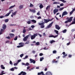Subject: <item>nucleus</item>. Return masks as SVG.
I'll return each instance as SVG.
<instances>
[{
    "mask_svg": "<svg viewBox=\"0 0 75 75\" xmlns=\"http://www.w3.org/2000/svg\"><path fill=\"white\" fill-rule=\"evenodd\" d=\"M54 18H52L50 20V19H44V22H43V21H42V23H39V25H40V27L41 28H44L45 26L44 25V24L45 23H47L49 21H51L52 20H54Z\"/></svg>",
    "mask_w": 75,
    "mask_h": 75,
    "instance_id": "1",
    "label": "nucleus"
},
{
    "mask_svg": "<svg viewBox=\"0 0 75 75\" xmlns=\"http://www.w3.org/2000/svg\"><path fill=\"white\" fill-rule=\"evenodd\" d=\"M27 73L25 72L22 71L21 73L18 74V75H26Z\"/></svg>",
    "mask_w": 75,
    "mask_h": 75,
    "instance_id": "2",
    "label": "nucleus"
},
{
    "mask_svg": "<svg viewBox=\"0 0 75 75\" xmlns=\"http://www.w3.org/2000/svg\"><path fill=\"white\" fill-rule=\"evenodd\" d=\"M30 37V35H28L25 37L23 39V41H26L27 40V39L28 38V37Z\"/></svg>",
    "mask_w": 75,
    "mask_h": 75,
    "instance_id": "3",
    "label": "nucleus"
},
{
    "mask_svg": "<svg viewBox=\"0 0 75 75\" xmlns=\"http://www.w3.org/2000/svg\"><path fill=\"white\" fill-rule=\"evenodd\" d=\"M53 23H54V22H52L49 25L47 26V28H50V27H51L52 25L53 24Z\"/></svg>",
    "mask_w": 75,
    "mask_h": 75,
    "instance_id": "4",
    "label": "nucleus"
},
{
    "mask_svg": "<svg viewBox=\"0 0 75 75\" xmlns=\"http://www.w3.org/2000/svg\"><path fill=\"white\" fill-rule=\"evenodd\" d=\"M30 63H33V64H35V61L34 60H33L31 59H30Z\"/></svg>",
    "mask_w": 75,
    "mask_h": 75,
    "instance_id": "5",
    "label": "nucleus"
},
{
    "mask_svg": "<svg viewBox=\"0 0 75 75\" xmlns=\"http://www.w3.org/2000/svg\"><path fill=\"white\" fill-rule=\"evenodd\" d=\"M58 11V9H55L53 10V13L54 14H55Z\"/></svg>",
    "mask_w": 75,
    "mask_h": 75,
    "instance_id": "6",
    "label": "nucleus"
},
{
    "mask_svg": "<svg viewBox=\"0 0 75 75\" xmlns=\"http://www.w3.org/2000/svg\"><path fill=\"white\" fill-rule=\"evenodd\" d=\"M58 36V35H56L55 36H54V35H51L49 36V37L51 38V37H53V38H56V37H57Z\"/></svg>",
    "mask_w": 75,
    "mask_h": 75,
    "instance_id": "7",
    "label": "nucleus"
},
{
    "mask_svg": "<svg viewBox=\"0 0 75 75\" xmlns=\"http://www.w3.org/2000/svg\"><path fill=\"white\" fill-rule=\"evenodd\" d=\"M55 28L56 29H57V30H60V29L61 28L59 26V25H55Z\"/></svg>",
    "mask_w": 75,
    "mask_h": 75,
    "instance_id": "8",
    "label": "nucleus"
},
{
    "mask_svg": "<svg viewBox=\"0 0 75 75\" xmlns=\"http://www.w3.org/2000/svg\"><path fill=\"white\" fill-rule=\"evenodd\" d=\"M30 11V12H31L32 13H35V12H36V11L35 9H29Z\"/></svg>",
    "mask_w": 75,
    "mask_h": 75,
    "instance_id": "9",
    "label": "nucleus"
},
{
    "mask_svg": "<svg viewBox=\"0 0 75 75\" xmlns=\"http://www.w3.org/2000/svg\"><path fill=\"white\" fill-rule=\"evenodd\" d=\"M62 14V16H65V15H67V14H68V12L66 11H65Z\"/></svg>",
    "mask_w": 75,
    "mask_h": 75,
    "instance_id": "10",
    "label": "nucleus"
},
{
    "mask_svg": "<svg viewBox=\"0 0 75 75\" xmlns=\"http://www.w3.org/2000/svg\"><path fill=\"white\" fill-rule=\"evenodd\" d=\"M45 74L46 75H52V73L50 72L47 71L46 73Z\"/></svg>",
    "mask_w": 75,
    "mask_h": 75,
    "instance_id": "11",
    "label": "nucleus"
},
{
    "mask_svg": "<svg viewBox=\"0 0 75 75\" xmlns=\"http://www.w3.org/2000/svg\"><path fill=\"white\" fill-rule=\"evenodd\" d=\"M72 18H73V17H71L68 20L69 21V22H71V21L72 20Z\"/></svg>",
    "mask_w": 75,
    "mask_h": 75,
    "instance_id": "12",
    "label": "nucleus"
},
{
    "mask_svg": "<svg viewBox=\"0 0 75 75\" xmlns=\"http://www.w3.org/2000/svg\"><path fill=\"white\" fill-rule=\"evenodd\" d=\"M19 45H20V46H22V47H23V46H24V43H20L19 44Z\"/></svg>",
    "mask_w": 75,
    "mask_h": 75,
    "instance_id": "13",
    "label": "nucleus"
},
{
    "mask_svg": "<svg viewBox=\"0 0 75 75\" xmlns=\"http://www.w3.org/2000/svg\"><path fill=\"white\" fill-rule=\"evenodd\" d=\"M9 35H10L11 38H13V37H14V34H9Z\"/></svg>",
    "mask_w": 75,
    "mask_h": 75,
    "instance_id": "14",
    "label": "nucleus"
},
{
    "mask_svg": "<svg viewBox=\"0 0 75 75\" xmlns=\"http://www.w3.org/2000/svg\"><path fill=\"white\" fill-rule=\"evenodd\" d=\"M73 21H73L72 22V23L71 24H70V25H71V24H75V17L74 18Z\"/></svg>",
    "mask_w": 75,
    "mask_h": 75,
    "instance_id": "15",
    "label": "nucleus"
},
{
    "mask_svg": "<svg viewBox=\"0 0 75 75\" xmlns=\"http://www.w3.org/2000/svg\"><path fill=\"white\" fill-rule=\"evenodd\" d=\"M11 13V12H9L8 13L6 14L5 16V17H7L10 15V14Z\"/></svg>",
    "mask_w": 75,
    "mask_h": 75,
    "instance_id": "16",
    "label": "nucleus"
},
{
    "mask_svg": "<svg viewBox=\"0 0 75 75\" xmlns=\"http://www.w3.org/2000/svg\"><path fill=\"white\" fill-rule=\"evenodd\" d=\"M43 73H44V72L43 71H42L41 72L38 73V75H42V74H43Z\"/></svg>",
    "mask_w": 75,
    "mask_h": 75,
    "instance_id": "17",
    "label": "nucleus"
},
{
    "mask_svg": "<svg viewBox=\"0 0 75 75\" xmlns=\"http://www.w3.org/2000/svg\"><path fill=\"white\" fill-rule=\"evenodd\" d=\"M6 25L5 24H3V29L4 30H5L6 28Z\"/></svg>",
    "mask_w": 75,
    "mask_h": 75,
    "instance_id": "18",
    "label": "nucleus"
},
{
    "mask_svg": "<svg viewBox=\"0 0 75 75\" xmlns=\"http://www.w3.org/2000/svg\"><path fill=\"white\" fill-rule=\"evenodd\" d=\"M19 9L21 10V9H22L23 8V5H21L19 6Z\"/></svg>",
    "mask_w": 75,
    "mask_h": 75,
    "instance_id": "19",
    "label": "nucleus"
},
{
    "mask_svg": "<svg viewBox=\"0 0 75 75\" xmlns=\"http://www.w3.org/2000/svg\"><path fill=\"white\" fill-rule=\"evenodd\" d=\"M30 21H32V23H37V21H36L34 19Z\"/></svg>",
    "mask_w": 75,
    "mask_h": 75,
    "instance_id": "20",
    "label": "nucleus"
},
{
    "mask_svg": "<svg viewBox=\"0 0 75 75\" xmlns=\"http://www.w3.org/2000/svg\"><path fill=\"white\" fill-rule=\"evenodd\" d=\"M1 68L2 69H5V67H4L3 65H1Z\"/></svg>",
    "mask_w": 75,
    "mask_h": 75,
    "instance_id": "21",
    "label": "nucleus"
},
{
    "mask_svg": "<svg viewBox=\"0 0 75 75\" xmlns=\"http://www.w3.org/2000/svg\"><path fill=\"white\" fill-rule=\"evenodd\" d=\"M17 13V11H16L12 13V14L13 15V16H16V14Z\"/></svg>",
    "mask_w": 75,
    "mask_h": 75,
    "instance_id": "22",
    "label": "nucleus"
},
{
    "mask_svg": "<svg viewBox=\"0 0 75 75\" xmlns=\"http://www.w3.org/2000/svg\"><path fill=\"white\" fill-rule=\"evenodd\" d=\"M9 20L8 19H5L4 20V21H5V23H7V22Z\"/></svg>",
    "mask_w": 75,
    "mask_h": 75,
    "instance_id": "23",
    "label": "nucleus"
},
{
    "mask_svg": "<svg viewBox=\"0 0 75 75\" xmlns=\"http://www.w3.org/2000/svg\"><path fill=\"white\" fill-rule=\"evenodd\" d=\"M15 6H16V5H15L13 6H11L10 7V8H9V9H11V8H13L14 7H15Z\"/></svg>",
    "mask_w": 75,
    "mask_h": 75,
    "instance_id": "24",
    "label": "nucleus"
},
{
    "mask_svg": "<svg viewBox=\"0 0 75 75\" xmlns=\"http://www.w3.org/2000/svg\"><path fill=\"white\" fill-rule=\"evenodd\" d=\"M40 45V42H36V43H35V45Z\"/></svg>",
    "mask_w": 75,
    "mask_h": 75,
    "instance_id": "25",
    "label": "nucleus"
},
{
    "mask_svg": "<svg viewBox=\"0 0 75 75\" xmlns=\"http://www.w3.org/2000/svg\"><path fill=\"white\" fill-rule=\"evenodd\" d=\"M4 74H6V73H4V71H1V74H0V75H3Z\"/></svg>",
    "mask_w": 75,
    "mask_h": 75,
    "instance_id": "26",
    "label": "nucleus"
},
{
    "mask_svg": "<svg viewBox=\"0 0 75 75\" xmlns=\"http://www.w3.org/2000/svg\"><path fill=\"white\" fill-rule=\"evenodd\" d=\"M50 7H51V6L49 5L46 8V10H48V8H50Z\"/></svg>",
    "mask_w": 75,
    "mask_h": 75,
    "instance_id": "27",
    "label": "nucleus"
},
{
    "mask_svg": "<svg viewBox=\"0 0 75 75\" xmlns=\"http://www.w3.org/2000/svg\"><path fill=\"white\" fill-rule=\"evenodd\" d=\"M39 7H40V8H42L43 7V5L42 4H41L40 6Z\"/></svg>",
    "mask_w": 75,
    "mask_h": 75,
    "instance_id": "28",
    "label": "nucleus"
},
{
    "mask_svg": "<svg viewBox=\"0 0 75 75\" xmlns=\"http://www.w3.org/2000/svg\"><path fill=\"white\" fill-rule=\"evenodd\" d=\"M31 40H33V39H34V38H35L34 36H33V35H32L31 36Z\"/></svg>",
    "mask_w": 75,
    "mask_h": 75,
    "instance_id": "29",
    "label": "nucleus"
},
{
    "mask_svg": "<svg viewBox=\"0 0 75 75\" xmlns=\"http://www.w3.org/2000/svg\"><path fill=\"white\" fill-rule=\"evenodd\" d=\"M54 31L57 34H58V31L56 30H54Z\"/></svg>",
    "mask_w": 75,
    "mask_h": 75,
    "instance_id": "30",
    "label": "nucleus"
},
{
    "mask_svg": "<svg viewBox=\"0 0 75 75\" xmlns=\"http://www.w3.org/2000/svg\"><path fill=\"white\" fill-rule=\"evenodd\" d=\"M33 35L35 37H35H37L38 36V34L37 33H36V34H34Z\"/></svg>",
    "mask_w": 75,
    "mask_h": 75,
    "instance_id": "31",
    "label": "nucleus"
},
{
    "mask_svg": "<svg viewBox=\"0 0 75 75\" xmlns=\"http://www.w3.org/2000/svg\"><path fill=\"white\" fill-rule=\"evenodd\" d=\"M55 42V40H52L50 41V43L51 44H52V43H54V42Z\"/></svg>",
    "mask_w": 75,
    "mask_h": 75,
    "instance_id": "32",
    "label": "nucleus"
},
{
    "mask_svg": "<svg viewBox=\"0 0 75 75\" xmlns=\"http://www.w3.org/2000/svg\"><path fill=\"white\" fill-rule=\"evenodd\" d=\"M44 59V57H42L40 58V61H42V60Z\"/></svg>",
    "mask_w": 75,
    "mask_h": 75,
    "instance_id": "33",
    "label": "nucleus"
},
{
    "mask_svg": "<svg viewBox=\"0 0 75 75\" xmlns=\"http://www.w3.org/2000/svg\"><path fill=\"white\" fill-rule=\"evenodd\" d=\"M59 0L63 2V3H66V2H67V1H65L64 0Z\"/></svg>",
    "mask_w": 75,
    "mask_h": 75,
    "instance_id": "34",
    "label": "nucleus"
},
{
    "mask_svg": "<svg viewBox=\"0 0 75 75\" xmlns=\"http://www.w3.org/2000/svg\"><path fill=\"white\" fill-rule=\"evenodd\" d=\"M64 7H62V8H60L59 9V11H61V10H62L64 9Z\"/></svg>",
    "mask_w": 75,
    "mask_h": 75,
    "instance_id": "35",
    "label": "nucleus"
},
{
    "mask_svg": "<svg viewBox=\"0 0 75 75\" xmlns=\"http://www.w3.org/2000/svg\"><path fill=\"white\" fill-rule=\"evenodd\" d=\"M66 32H67V30L66 29H65L62 31V33H65Z\"/></svg>",
    "mask_w": 75,
    "mask_h": 75,
    "instance_id": "36",
    "label": "nucleus"
},
{
    "mask_svg": "<svg viewBox=\"0 0 75 75\" xmlns=\"http://www.w3.org/2000/svg\"><path fill=\"white\" fill-rule=\"evenodd\" d=\"M68 55V54H66L65 55H64L63 56V58H65Z\"/></svg>",
    "mask_w": 75,
    "mask_h": 75,
    "instance_id": "37",
    "label": "nucleus"
},
{
    "mask_svg": "<svg viewBox=\"0 0 75 75\" xmlns=\"http://www.w3.org/2000/svg\"><path fill=\"white\" fill-rule=\"evenodd\" d=\"M59 4V3L57 2H54L53 3V4Z\"/></svg>",
    "mask_w": 75,
    "mask_h": 75,
    "instance_id": "38",
    "label": "nucleus"
},
{
    "mask_svg": "<svg viewBox=\"0 0 75 75\" xmlns=\"http://www.w3.org/2000/svg\"><path fill=\"white\" fill-rule=\"evenodd\" d=\"M17 25L16 24H11L10 25V26H15Z\"/></svg>",
    "mask_w": 75,
    "mask_h": 75,
    "instance_id": "39",
    "label": "nucleus"
},
{
    "mask_svg": "<svg viewBox=\"0 0 75 75\" xmlns=\"http://www.w3.org/2000/svg\"><path fill=\"white\" fill-rule=\"evenodd\" d=\"M31 21H28L27 23V24H31Z\"/></svg>",
    "mask_w": 75,
    "mask_h": 75,
    "instance_id": "40",
    "label": "nucleus"
},
{
    "mask_svg": "<svg viewBox=\"0 0 75 75\" xmlns=\"http://www.w3.org/2000/svg\"><path fill=\"white\" fill-rule=\"evenodd\" d=\"M33 5L30 3V7H33Z\"/></svg>",
    "mask_w": 75,
    "mask_h": 75,
    "instance_id": "41",
    "label": "nucleus"
},
{
    "mask_svg": "<svg viewBox=\"0 0 75 75\" xmlns=\"http://www.w3.org/2000/svg\"><path fill=\"white\" fill-rule=\"evenodd\" d=\"M25 65L26 66H28L30 65V64L28 62H27L26 64H25Z\"/></svg>",
    "mask_w": 75,
    "mask_h": 75,
    "instance_id": "42",
    "label": "nucleus"
},
{
    "mask_svg": "<svg viewBox=\"0 0 75 75\" xmlns=\"http://www.w3.org/2000/svg\"><path fill=\"white\" fill-rule=\"evenodd\" d=\"M53 54H56L57 53V51L54 50L53 51Z\"/></svg>",
    "mask_w": 75,
    "mask_h": 75,
    "instance_id": "43",
    "label": "nucleus"
},
{
    "mask_svg": "<svg viewBox=\"0 0 75 75\" xmlns=\"http://www.w3.org/2000/svg\"><path fill=\"white\" fill-rule=\"evenodd\" d=\"M28 56L26 55L25 56V58H23V59H27L28 58Z\"/></svg>",
    "mask_w": 75,
    "mask_h": 75,
    "instance_id": "44",
    "label": "nucleus"
},
{
    "mask_svg": "<svg viewBox=\"0 0 75 75\" xmlns=\"http://www.w3.org/2000/svg\"><path fill=\"white\" fill-rule=\"evenodd\" d=\"M43 50H48V48H47L46 47H45L44 48Z\"/></svg>",
    "mask_w": 75,
    "mask_h": 75,
    "instance_id": "45",
    "label": "nucleus"
},
{
    "mask_svg": "<svg viewBox=\"0 0 75 75\" xmlns=\"http://www.w3.org/2000/svg\"><path fill=\"white\" fill-rule=\"evenodd\" d=\"M17 40V36H16V37L14 39V40Z\"/></svg>",
    "mask_w": 75,
    "mask_h": 75,
    "instance_id": "46",
    "label": "nucleus"
},
{
    "mask_svg": "<svg viewBox=\"0 0 75 75\" xmlns=\"http://www.w3.org/2000/svg\"><path fill=\"white\" fill-rule=\"evenodd\" d=\"M5 17V16H0V18H4Z\"/></svg>",
    "mask_w": 75,
    "mask_h": 75,
    "instance_id": "47",
    "label": "nucleus"
},
{
    "mask_svg": "<svg viewBox=\"0 0 75 75\" xmlns=\"http://www.w3.org/2000/svg\"><path fill=\"white\" fill-rule=\"evenodd\" d=\"M6 38H7V39H9V40H10V36L8 37H6Z\"/></svg>",
    "mask_w": 75,
    "mask_h": 75,
    "instance_id": "48",
    "label": "nucleus"
},
{
    "mask_svg": "<svg viewBox=\"0 0 75 75\" xmlns=\"http://www.w3.org/2000/svg\"><path fill=\"white\" fill-rule=\"evenodd\" d=\"M11 70L12 71H14V68H12L11 69Z\"/></svg>",
    "mask_w": 75,
    "mask_h": 75,
    "instance_id": "49",
    "label": "nucleus"
},
{
    "mask_svg": "<svg viewBox=\"0 0 75 75\" xmlns=\"http://www.w3.org/2000/svg\"><path fill=\"white\" fill-rule=\"evenodd\" d=\"M26 32V30H25V29H24L23 30V33H25Z\"/></svg>",
    "mask_w": 75,
    "mask_h": 75,
    "instance_id": "50",
    "label": "nucleus"
},
{
    "mask_svg": "<svg viewBox=\"0 0 75 75\" xmlns=\"http://www.w3.org/2000/svg\"><path fill=\"white\" fill-rule=\"evenodd\" d=\"M24 56V54H21L20 55V57H21V58H22V57H23V56Z\"/></svg>",
    "mask_w": 75,
    "mask_h": 75,
    "instance_id": "51",
    "label": "nucleus"
},
{
    "mask_svg": "<svg viewBox=\"0 0 75 75\" xmlns=\"http://www.w3.org/2000/svg\"><path fill=\"white\" fill-rule=\"evenodd\" d=\"M29 41H28L26 42L25 43V44H29Z\"/></svg>",
    "mask_w": 75,
    "mask_h": 75,
    "instance_id": "52",
    "label": "nucleus"
},
{
    "mask_svg": "<svg viewBox=\"0 0 75 75\" xmlns=\"http://www.w3.org/2000/svg\"><path fill=\"white\" fill-rule=\"evenodd\" d=\"M18 64V63H14V66H16Z\"/></svg>",
    "mask_w": 75,
    "mask_h": 75,
    "instance_id": "53",
    "label": "nucleus"
},
{
    "mask_svg": "<svg viewBox=\"0 0 75 75\" xmlns=\"http://www.w3.org/2000/svg\"><path fill=\"white\" fill-rule=\"evenodd\" d=\"M60 6L61 7L62 6H64V4L62 3V4H60Z\"/></svg>",
    "mask_w": 75,
    "mask_h": 75,
    "instance_id": "54",
    "label": "nucleus"
},
{
    "mask_svg": "<svg viewBox=\"0 0 75 75\" xmlns=\"http://www.w3.org/2000/svg\"><path fill=\"white\" fill-rule=\"evenodd\" d=\"M22 47V46L19 45V46H17V48H20V47Z\"/></svg>",
    "mask_w": 75,
    "mask_h": 75,
    "instance_id": "55",
    "label": "nucleus"
},
{
    "mask_svg": "<svg viewBox=\"0 0 75 75\" xmlns=\"http://www.w3.org/2000/svg\"><path fill=\"white\" fill-rule=\"evenodd\" d=\"M73 12L72 11H71V12H70V15H71V14H72L73 13Z\"/></svg>",
    "mask_w": 75,
    "mask_h": 75,
    "instance_id": "56",
    "label": "nucleus"
},
{
    "mask_svg": "<svg viewBox=\"0 0 75 75\" xmlns=\"http://www.w3.org/2000/svg\"><path fill=\"white\" fill-rule=\"evenodd\" d=\"M10 64H11V65H12V64H13V63L12 62L11 60L10 61Z\"/></svg>",
    "mask_w": 75,
    "mask_h": 75,
    "instance_id": "57",
    "label": "nucleus"
},
{
    "mask_svg": "<svg viewBox=\"0 0 75 75\" xmlns=\"http://www.w3.org/2000/svg\"><path fill=\"white\" fill-rule=\"evenodd\" d=\"M31 28H34V27H35V26H34V25H32L31 26Z\"/></svg>",
    "mask_w": 75,
    "mask_h": 75,
    "instance_id": "58",
    "label": "nucleus"
},
{
    "mask_svg": "<svg viewBox=\"0 0 75 75\" xmlns=\"http://www.w3.org/2000/svg\"><path fill=\"white\" fill-rule=\"evenodd\" d=\"M1 33H2V32H3L4 31V30L3 29H1Z\"/></svg>",
    "mask_w": 75,
    "mask_h": 75,
    "instance_id": "59",
    "label": "nucleus"
},
{
    "mask_svg": "<svg viewBox=\"0 0 75 75\" xmlns=\"http://www.w3.org/2000/svg\"><path fill=\"white\" fill-rule=\"evenodd\" d=\"M43 55V54L42 53H41L39 55L40 56H42Z\"/></svg>",
    "mask_w": 75,
    "mask_h": 75,
    "instance_id": "60",
    "label": "nucleus"
},
{
    "mask_svg": "<svg viewBox=\"0 0 75 75\" xmlns=\"http://www.w3.org/2000/svg\"><path fill=\"white\" fill-rule=\"evenodd\" d=\"M13 68H14V69H18V67H13Z\"/></svg>",
    "mask_w": 75,
    "mask_h": 75,
    "instance_id": "61",
    "label": "nucleus"
},
{
    "mask_svg": "<svg viewBox=\"0 0 75 75\" xmlns=\"http://www.w3.org/2000/svg\"><path fill=\"white\" fill-rule=\"evenodd\" d=\"M71 57H72V55H71V54L69 55V58H71Z\"/></svg>",
    "mask_w": 75,
    "mask_h": 75,
    "instance_id": "62",
    "label": "nucleus"
},
{
    "mask_svg": "<svg viewBox=\"0 0 75 75\" xmlns=\"http://www.w3.org/2000/svg\"><path fill=\"white\" fill-rule=\"evenodd\" d=\"M32 52L33 53V54H35V52L34 50H33L32 51Z\"/></svg>",
    "mask_w": 75,
    "mask_h": 75,
    "instance_id": "63",
    "label": "nucleus"
},
{
    "mask_svg": "<svg viewBox=\"0 0 75 75\" xmlns=\"http://www.w3.org/2000/svg\"><path fill=\"white\" fill-rule=\"evenodd\" d=\"M69 21H68V20L67 21H66L65 22V23H68Z\"/></svg>",
    "mask_w": 75,
    "mask_h": 75,
    "instance_id": "64",
    "label": "nucleus"
}]
</instances>
